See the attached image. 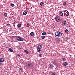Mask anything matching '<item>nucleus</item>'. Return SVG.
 Listing matches in <instances>:
<instances>
[{
  "label": "nucleus",
  "instance_id": "30",
  "mask_svg": "<svg viewBox=\"0 0 75 75\" xmlns=\"http://www.w3.org/2000/svg\"><path fill=\"white\" fill-rule=\"evenodd\" d=\"M64 12H65L66 13H68V11L67 10L64 11Z\"/></svg>",
  "mask_w": 75,
  "mask_h": 75
},
{
  "label": "nucleus",
  "instance_id": "19",
  "mask_svg": "<svg viewBox=\"0 0 75 75\" xmlns=\"http://www.w3.org/2000/svg\"><path fill=\"white\" fill-rule=\"evenodd\" d=\"M56 41L57 42H59V39H58V38H56Z\"/></svg>",
  "mask_w": 75,
  "mask_h": 75
},
{
  "label": "nucleus",
  "instance_id": "28",
  "mask_svg": "<svg viewBox=\"0 0 75 75\" xmlns=\"http://www.w3.org/2000/svg\"><path fill=\"white\" fill-rule=\"evenodd\" d=\"M19 69L20 70V71H23V68H19Z\"/></svg>",
  "mask_w": 75,
  "mask_h": 75
},
{
  "label": "nucleus",
  "instance_id": "13",
  "mask_svg": "<svg viewBox=\"0 0 75 75\" xmlns=\"http://www.w3.org/2000/svg\"><path fill=\"white\" fill-rule=\"evenodd\" d=\"M37 48L39 49H41L42 48V46L41 45H38L37 47Z\"/></svg>",
  "mask_w": 75,
  "mask_h": 75
},
{
  "label": "nucleus",
  "instance_id": "38",
  "mask_svg": "<svg viewBox=\"0 0 75 75\" xmlns=\"http://www.w3.org/2000/svg\"><path fill=\"white\" fill-rule=\"evenodd\" d=\"M18 38H19V37H18Z\"/></svg>",
  "mask_w": 75,
  "mask_h": 75
},
{
  "label": "nucleus",
  "instance_id": "16",
  "mask_svg": "<svg viewBox=\"0 0 75 75\" xmlns=\"http://www.w3.org/2000/svg\"><path fill=\"white\" fill-rule=\"evenodd\" d=\"M62 61H66V60H67V59L65 58H62Z\"/></svg>",
  "mask_w": 75,
  "mask_h": 75
},
{
  "label": "nucleus",
  "instance_id": "25",
  "mask_svg": "<svg viewBox=\"0 0 75 75\" xmlns=\"http://www.w3.org/2000/svg\"><path fill=\"white\" fill-rule=\"evenodd\" d=\"M38 55H39V56L40 57H42V54H39Z\"/></svg>",
  "mask_w": 75,
  "mask_h": 75
},
{
  "label": "nucleus",
  "instance_id": "4",
  "mask_svg": "<svg viewBox=\"0 0 75 75\" xmlns=\"http://www.w3.org/2000/svg\"><path fill=\"white\" fill-rule=\"evenodd\" d=\"M67 24V22L65 21H63L62 23V25L63 26H65Z\"/></svg>",
  "mask_w": 75,
  "mask_h": 75
},
{
  "label": "nucleus",
  "instance_id": "3",
  "mask_svg": "<svg viewBox=\"0 0 75 75\" xmlns=\"http://www.w3.org/2000/svg\"><path fill=\"white\" fill-rule=\"evenodd\" d=\"M55 18L57 21V22L59 21L60 20V19H59V17L58 16H57L55 17Z\"/></svg>",
  "mask_w": 75,
  "mask_h": 75
},
{
  "label": "nucleus",
  "instance_id": "15",
  "mask_svg": "<svg viewBox=\"0 0 75 75\" xmlns=\"http://www.w3.org/2000/svg\"><path fill=\"white\" fill-rule=\"evenodd\" d=\"M41 49H39V48H38L37 49V52H39L41 51Z\"/></svg>",
  "mask_w": 75,
  "mask_h": 75
},
{
  "label": "nucleus",
  "instance_id": "33",
  "mask_svg": "<svg viewBox=\"0 0 75 75\" xmlns=\"http://www.w3.org/2000/svg\"><path fill=\"white\" fill-rule=\"evenodd\" d=\"M53 64L54 65H57V64L55 63H53Z\"/></svg>",
  "mask_w": 75,
  "mask_h": 75
},
{
  "label": "nucleus",
  "instance_id": "18",
  "mask_svg": "<svg viewBox=\"0 0 75 75\" xmlns=\"http://www.w3.org/2000/svg\"><path fill=\"white\" fill-rule=\"evenodd\" d=\"M47 34V33L45 32H43L42 33V35H46Z\"/></svg>",
  "mask_w": 75,
  "mask_h": 75
},
{
  "label": "nucleus",
  "instance_id": "32",
  "mask_svg": "<svg viewBox=\"0 0 75 75\" xmlns=\"http://www.w3.org/2000/svg\"><path fill=\"white\" fill-rule=\"evenodd\" d=\"M41 37L42 38H45V36H42Z\"/></svg>",
  "mask_w": 75,
  "mask_h": 75
},
{
  "label": "nucleus",
  "instance_id": "39",
  "mask_svg": "<svg viewBox=\"0 0 75 75\" xmlns=\"http://www.w3.org/2000/svg\"><path fill=\"white\" fill-rule=\"evenodd\" d=\"M66 39H67V38H66Z\"/></svg>",
  "mask_w": 75,
  "mask_h": 75
},
{
  "label": "nucleus",
  "instance_id": "11",
  "mask_svg": "<svg viewBox=\"0 0 75 75\" xmlns=\"http://www.w3.org/2000/svg\"><path fill=\"white\" fill-rule=\"evenodd\" d=\"M17 26L18 28H20L21 27V23H18Z\"/></svg>",
  "mask_w": 75,
  "mask_h": 75
},
{
  "label": "nucleus",
  "instance_id": "22",
  "mask_svg": "<svg viewBox=\"0 0 75 75\" xmlns=\"http://www.w3.org/2000/svg\"><path fill=\"white\" fill-rule=\"evenodd\" d=\"M10 5L12 7H14V4L11 3L10 4Z\"/></svg>",
  "mask_w": 75,
  "mask_h": 75
},
{
  "label": "nucleus",
  "instance_id": "1",
  "mask_svg": "<svg viewBox=\"0 0 75 75\" xmlns=\"http://www.w3.org/2000/svg\"><path fill=\"white\" fill-rule=\"evenodd\" d=\"M55 34L56 36H57V37H62V33L60 32H57L55 33Z\"/></svg>",
  "mask_w": 75,
  "mask_h": 75
},
{
  "label": "nucleus",
  "instance_id": "23",
  "mask_svg": "<svg viewBox=\"0 0 75 75\" xmlns=\"http://www.w3.org/2000/svg\"><path fill=\"white\" fill-rule=\"evenodd\" d=\"M63 4L64 6H65L67 5V2L63 3Z\"/></svg>",
  "mask_w": 75,
  "mask_h": 75
},
{
  "label": "nucleus",
  "instance_id": "29",
  "mask_svg": "<svg viewBox=\"0 0 75 75\" xmlns=\"http://www.w3.org/2000/svg\"><path fill=\"white\" fill-rule=\"evenodd\" d=\"M69 15V12L67 13L66 14V16H68Z\"/></svg>",
  "mask_w": 75,
  "mask_h": 75
},
{
  "label": "nucleus",
  "instance_id": "26",
  "mask_svg": "<svg viewBox=\"0 0 75 75\" xmlns=\"http://www.w3.org/2000/svg\"><path fill=\"white\" fill-rule=\"evenodd\" d=\"M27 27H29L30 26V24H29V23H28L27 24Z\"/></svg>",
  "mask_w": 75,
  "mask_h": 75
},
{
  "label": "nucleus",
  "instance_id": "35",
  "mask_svg": "<svg viewBox=\"0 0 75 75\" xmlns=\"http://www.w3.org/2000/svg\"><path fill=\"white\" fill-rule=\"evenodd\" d=\"M1 64H2V63H1V62H0V65H1Z\"/></svg>",
  "mask_w": 75,
  "mask_h": 75
},
{
  "label": "nucleus",
  "instance_id": "9",
  "mask_svg": "<svg viewBox=\"0 0 75 75\" xmlns=\"http://www.w3.org/2000/svg\"><path fill=\"white\" fill-rule=\"evenodd\" d=\"M27 13H28V11H24L23 13V16H25V15L27 14Z\"/></svg>",
  "mask_w": 75,
  "mask_h": 75
},
{
  "label": "nucleus",
  "instance_id": "8",
  "mask_svg": "<svg viewBox=\"0 0 75 75\" xmlns=\"http://www.w3.org/2000/svg\"><path fill=\"white\" fill-rule=\"evenodd\" d=\"M54 66H53V64H50L49 65V67L50 68H52Z\"/></svg>",
  "mask_w": 75,
  "mask_h": 75
},
{
  "label": "nucleus",
  "instance_id": "20",
  "mask_svg": "<svg viewBox=\"0 0 75 75\" xmlns=\"http://www.w3.org/2000/svg\"><path fill=\"white\" fill-rule=\"evenodd\" d=\"M4 16H5V17L6 16H7V13H4Z\"/></svg>",
  "mask_w": 75,
  "mask_h": 75
},
{
  "label": "nucleus",
  "instance_id": "2",
  "mask_svg": "<svg viewBox=\"0 0 75 75\" xmlns=\"http://www.w3.org/2000/svg\"><path fill=\"white\" fill-rule=\"evenodd\" d=\"M26 67L27 68H32L33 67V64L32 63H29L28 64H27Z\"/></svg>",
  "mask_w": 75,
  "mask_h": 75
},
{
  "label": "nucleus",
  "instance_id": "24",
  "mask_svg": "<svg viewBox=\"0 0 75 75\" xmlns=\"http://www.w3.org/2000/svg\"><path fill=\"white\" fill-rule=\"evenodd\" d=\"M40 6H43L44 5V3L43 2H41L40 3Z\"/></svg>",
  "mask_w": 75,
  "mask_h": 75
},
{
  "label": "nucleus",
  "instance_id": "14",
  "mask_svg": "<svg viewBox=\"0 0 75 75\" xmlns=\"http://www.w3.org/2000/svg\"><path fill=\"white\" fill-rule=\"evenodd\" d=\"M24 52H25V53H26L27 54H29V52H28V51H27V50H24Z\"/></svg>",
  "mask_w": 75,
  "mask_h": 75
},
{
  "label": "nucleus",
  "instance_id": "17",
  "mask_svg": "<svg viewBox=\"0 0 75 75\" xmlns=\"http://www.w3.org/2000/svg\"><path fill=\"white\" fill-rule=\"evenodd\" d=\"M59 15H60V16H63V13H62V12L61 11L59 13Z\"/></svg>",
  "mask_w": 75,
  "mask_h": 75
},
{
  "label": "nucleus",
  "instance_id": "34",
  "mask_svg": "<svg viewBox=\"0 0 75 75\" xmlns=\"http://www.w3.org/2000/svg\"><path fill=\"white\" fill-rule=\"evenodd\" d=\"M6 26H8V24H7L6 25Z\"/></svg>",
  "mask_w": 75,
  "mask_h": 75
},
{
  "label": "nucleus",
  "instance_id": "31",
  "mask_svg": "<svg viewBox=\"0 0 75 75\" xmlns=\"http://www.w3.org/2000/svg\"><path fill=\"white\" fill-rule=\"evenodd\" d=\"M17 57H20V54H17Z\"/></svg>",
  "mask_w": 75,
  "mask_h": 75
},
{
  "label": "nucleus",
  "instance_id": "37",
  "mask_svg": "<svg viewBox=\"0 0 75 75\" xmlns=\"http://www.w3.org/2000/svg\"><path fill=\"white\" fill-rule=\"evenodd\" d=\"M71 75H72V74H71Z\"/></svg>",
  "mask_w": 75,
  "mask_h": 75
},
{
  "label": "nucleus",
  "instance_id": "10",
  "mask_svg": "<svg viewBox=\"0 0 75 75\" xmlns=\"http://www.w3.org/2000/svg\"><path fill=\"white\" fill-rule=\"evenodd\" d=\"M63 65L67 66V65H68V63L67 62H64L63 64Z\"/></svg>",
  "mask_w": 75,
  "mask_h": 75
},
{
  "label": "nucleus",
  "instance_id": "12",
  "mask_svg": "<svg viewBox=\"0 0 75 75\" xmlns=\"http://www.w3.org/2000/svg\"><path fill=\"white\" fill-rule=\"evenodd\" d=\"M50 74H51V75H56V73H55V72H54L51 71L50 73Z\"/></svg>",
  "mask_w": 75,
  "mask_h": 75
},
{
  "label": "nucleus",
  "instance_id": "7",
  "mask_svg": "<svg viewBox=\"0 0 75 75\" xmlns=\"http://www.w3.org/2000/svg\"><path fill=\"white\" fill-rule=\"evenodd\" d=\"M30 35L31 36H32V37H34V35H35L34 33L33 32H31L30 34Z\"/></svg>",
  "mask_w": 75,
  "mask_h": 75
},
{
  "label": "nucleus",
  "instance_id": "36",
  "mask_svg": "<svg viewBox=\"0 0 75 75\" xmlns=\"http://www.w3.org/2000/svg\"><path fill=\"white\" fill-rule=\"evenodd\" d=\"M42 39H44V38H42Z\"/></svg>",
  "mask_w": 75,
  "mask_h": 75
},
{
  "label": "nucleus",
  "instance_id": "6",
  "mask_svg": "<svg viewBox=\"0 0 75 75\" xmlns=\"http://www.w3.org/2000/svg\"><path fill=\"white\" fill-rule=\"evenodd\" d=\"M17 40L18 41H23V39L21 38H17Z\"/></svg>",
  "mask_w": 75,
  "mask_h": 75
},
{
  "label": "nucleus",
  "instance_id": "21",
  "mask_svg": "<svg viewBox=\"0 0 75 75\" xmlns=\"http://www.w3.org/2000/svg\"><path fill=\"white\" fill-rule=\"evenodd\" d=\"M9 51H10V52H13V50L12 49L10 48H9Z\"/></svg>",
  "mask_w": 75,
  "mask_h": 75
},
{
  "label": "nucleus",
  "instance_id": "27",
  "mask_svg": "<svg viewBox=\"0 0 75 75\" xmlns=\"http://www.w3.org/2000/svg\"><path fill=\"white\" fill-rule=\"evenodd\" d=\"M65 33H68V30L67 29H66L65 30Z\"/></svg>",
  "mask_w": 75,
  "mask_h": 75
},
{
  "label": "nucleus",
  "instance_id": "5",
  "mask_svg": "<svg viewBox=\"0 0 75 75\" xmlns=\"http://www.w3.org/2000/svg\"><path fill=\"white\" fill-rule=\"evenodd\" d=\"M4 61V57H1L0 58V62H3Z\"/></svg>",
  "mask_w": 75,
  "mask_h": 75
}]
</instances>
